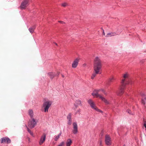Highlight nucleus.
I'll use <instances>...</instances> for the list:
<instances>
[{"instance_id": "nucleus-11", "label": "nucleus", "mask_w": 146, "mask_h": 146, "mask_svg": "<svg viewBox=\"0 0 146 146\" xmlns=\"http://www.w3.org/2000/svg\"><path fill=\"white\" fill-rule=\"evenodd\" d=\"M140 94L142 97L141 103L145 105L146 103V94L143 92H141Z\"/></svg>"}, {"instance_id": "nucleus-20", "label": "nucleus", "mask_w": 146, "mask_h": 146, "mask_svg": "<svg viewBox=\"0 0 146 146\" xmlns=\"http://www.w3.org/2000/svg\"><path fill=\"white\" fill-rule=\"evenodd\" d=\"M61 133H60L58 135L55 136L54 140L55 141H57L58 139L60 137L61 135Z\"/></svg>"}, {"instance_id": "nucleus-32", "label": "nucleus", "mask_w": 146, "mask_h": 146, "mask_svg": "<svg viewBox=\"0 0 146 146\" xmlns=\"http://www.w3.org/2000/svg\"><path fill=\"white\" fill-rule=\"evenodd\" d=\"M28 140L29 142H30V139L29 138H28Z\"/></svg>"}, {"instance_id": "nucleus-26", "label": "nucleus", "mask_w": 146, "mask_h": 146, "mask_svg": "<svg viewBox=\"0 0 146 146\" xmlns=\"http://www.w3.org/2000/svg\"><path fill=\"white\" fill-rule=\"evenodd\" d=\"M114 79V78L113 77H111L110 78L109 80V82H111L112 81V80Z\"/></svg>"}, {"instance_id": "nucleus-23", "label": "nucleus", "mask_w": 146, "mask_h": 146, "mask_svg": "<svg viewBox=\"0 0 146 146\" xmlns=\"http://www.w3.org/2000/svg\"><path fill=\"white\" fill-rule=\"evenodd\" d=\"M6 142L7 143H10L11 142V140L8 137H7Z\"/></svg>"}, {"instance_id": "nucleus-27", "label": "nucleus", "mask_w": 146, "mask_h": 146, "mask_svg": "<svg viewBox=\"0 0 146 146\" xmlns=\"http://www.w3.org/2000/svg\"><path fill=\"white\" fill-rule=\"evenodd\" d=\"M127 112H128V113L130 114H131V110H127Z\"/></svg>"}, {"instance_id": "nucleus-15", "label": "nucleus", "mask_w": 146, "mask_h": 146, "mask_svg": "<svg viewBox=\"0 0 146 146\" xmlns=\"http://www.w3.org/2000/svg\"><path fill=\"white\" fill-rule=\"evenodd\" d=\"M36 28L35 26H33L30 27L29 29V30L31 33H33L34 31V30Z\"/></svg>"}, {"instance_id": "nucleus-13", "label": "nucleus", "mask_w": 146, "mask_h": 146, "mask_svg": "<svg viewBox=\"0 0 146 146\" xmlns=\"http://www.w3.org/2000/svg\"><path fill=\"white\" fill-rule=\"evenodd\" d=\"M59 74V73L57 72L56 73L54 72H50L48 73V75L50 78L52 79L55 76H57Z\"/></svg>"}, {"instance_id": "nucleus-36", "label": "nucleus", "mask_w": 146, "mask_h": 146, "mask_svg": "<svg viewBox=\"0 0 146 146\" xmlns=\"http://www.w3.org/2000/svg\"><path fill=\"white\" fill-rule=\"evenodd\" d=\"M123 146H125V145H124Z\"/></svg>"}, {"instance_id": "nucleus-2", "label": "nucleus", "mask_w": 146, "mask_h": 146, "mask_svg": "<svg viewBox=\"0 0 146 146\" xmlns=\"http://www.w3.org/2000/svg\"><path fill=\"white\" fill-rule=\"evenodd\" d=\"M100 92H102L105 95H107V93L106 92V91L103 89L94 90L92 94L94 97H96V98H99L106 105L110 104V102L107 100L102 96L99 94V93Z\"/></svg>"}, {"instance_id": "nucleus-33", "label": "nucleus", "mask_w": 146, "mask_h": 146, "mask_svg": "<svg viewBox=\"0 0 146 146\" xmlns=\"http://www.w3.org/2000/svg\"><path fill=\"white\" fill-rule=\"evenodd\" d=\"M103 34L104 35H105V33L104 32V30H103Z\"/></svg>"}, {"instance_id": "nucleus-16", "label": "nucleus", "mask_w": 146, "mask_h": 146, "mask_svg": "<svg viewBox=\"0 0 146 146\" xmlns=\"http://www.w3.org/2000/svg\"><path fill=\"white\" fill-rule=\"evenodd\" d=\"M116 35V33L115 32H111L110 33H108L106 36L107 37H108L109 36H114Z\"/></svg>"}, {"instance_id": "nucleus-22", "label": "nucleus", "mask_w": 146, "mask_h": 146, "mask_svg": "<svg viewBox=\"0 0 146 146\" xmlns=\"http://www.w3.org/2000/svg\"><path fill=\"white\" fill-rule=\"evenodd\" d=\"M26 127L27 129V131L28 132L30 133L31 135L33 137H34L33 133L31 131V130L27 126H26Z\"/></svg>"}, {"instance_id": "nucleus-8", "label": "nucleus", "mask_w": 146, "mask_h": 146, "mask_svg": "<svg viewBox=\"0 0 146 146\" xmlns=\"http://www.w3.org/2000/svg\"><path fill=\"white\" fill-rule=\"evenodd\" d=\"M105 142L106 144L108 145H110L111 144V139L109 135L107 134L105 137Z\"/></svg>"}, {"instance_id": "nucleus-9", "label": "nucleus", "mask_w": 146, "mask_h": 146, "mask_svg": "<svg viewBox=\"0 0 146 146\" xmlns=\"http://www.w3.org/2000/svg\"><path fill=\"white\" fill-rule=\"evenodd\" d=\"M73 129L72 130V133L74 134H76L78 132V125L76 122H74L73 123Z\"/></svg>"}, {"instance_id": "nucleus-6", "label": "nucleus", "mask_w": 146, "mask_h": 146, "mask_svg": "<svg viewBox=\"0 0 146 146\" xmlns=\"http://www.w3.org/2000/svg\"><path fill=\"white\" fill-rule=\"evenodd\" d=\"M30 0H23L21 3L20 6V9H26L29 5Z\"/></svg>"}, {"instance_id": "nucleus-14", "label": "nucleus", "mask_w": 146, "mask_h": 146, "mask_svg": "<svg viewBox=\"0 0 146 146\" xmlns=\"http://www.w3.org/2000/svg\"><path fill=\"white\" fill-rule=\"evenodd\" d=\"M67 118L68 119L67 124L69 125H71L72 123L71 113H70L68 114L67 116Z\"/></svg>"}, {"instance_id": "nucleus-10", "label": "nucleus", "mask_w": 146, "mask_h": 146, "mask_svg": "<svg viewBox=\"0 0 146 146\" xmlns=\"http://www.w3.org/2000/svg\"><path fill=\"white\" fill-rule=\"evenodd\" d=\"M46 136V135L45 133H43L42 135L41 136L40 140L39 141V145H41L45 141Z\"/></svg>"}, {"instance_id": "nucleus-29", "label": "nucleus", "mask_w": 146, "mask_h": 146, "mask_svg": "<svg viewBox=\"0 0 146 146\" xmlns=\"http://www.w3.org/2000/svg\"><path fill=\"white\" fill-rule=\"evenodd\" d=\"M100 146H102V141H100L99 142Z\"/></svg>"}, {"instance_id": "nucleus-4", "label": "nucleus", "mask_w": 146, "mask_h": 146, "mask_svg": "<svg viewBox=\"0 0 146 146\" xmlns=\"http://www.w3.org/2000/svg\"><path fill=\"white\" fill-rule=\"evenodd\" d=\"M52 104L51 101L48 100L44 102L43 104V107L44 108V111L45 112H48V110Z\"/></svg>"}, {"instance_id": "nucleus-28", "label": "nucleus", "mask_w": 146, "mask_h": 146, "mask_svg": "<svg viewBox=\"0 0 146 146\" xmlns=\"http://www.w3.org/2000/svg\"><path fill=\"white\" fill-rule=\"evenodd\" d=\"M58 22H59L61 24H64L65 23L62 21H58Z\"/></svg>"}, {"instance_id": "nucleus-35", "label": "nucleus", "mask_w": 146, "mask_h": 146, "mask_svg": "<svg viewBox=\"0 0 146 146\" xmlns=\"http://www.w3.org/2000/svg\"><path fill=\"white\" fill-rule=\"evenodd\" d=\"M55 44L56 45V46H57V44L56 43H55Z\"/></svg>"}, {"instance_id": "nucleus-25", "label": "nucleus", "mask_w": 146, "mask_h": 146, "mask_svg": "<svg viewBox=\"0 0 146 146\" xmlns=\"http://www.w3.org/2000/svg\"><path fill=\"white\" fill-rule=\"evenodd\" d=\"M67 5V3H64L62 4V6L64 7H65Z\"/></svg>"}, {"instance_id": "nucleus-5", "label": "nucleus", "mask_w": 146, "mask_h": 146, "mask_svg": "<svg viewBox=\"0 0 146 146\" xmlns=\"http://www.w3.org/2000/svg\"><path fill=\"white\" fill-rule=\"evenodd\" d=\"M88 102L92 108L98 112L102 113V110L98 109V108L96 107L94 103L92 100H89L88 101Z\"/></svg>"}, {"instance_id": "nucleus-21", "label": "nucleus", "mask_w": 146, "mask_h": 146, "mask_svg": "<svg viewBox=\"0 0 146 146\" xmlns=\"http://www.w3.org/2000/svg\"><path fill=\"white\" fill-rule=\"evenodd\" d=\"M7 137H3L1 139V143H3L4 142H6Z\"/></svg>"}, {"instance_id": "nucleus-31", "label": "nucleus", "mask_w": 146, "mask_h": 146, "mask_svg": "<svg viewBox=\"0 0 146 146\" xmlns=\"http://www.w3.org/2000/svg\"><path fill=\"white\" fill-rule=\"evenodd\" d=\"M144 126L145 128H146V122L144 123Z\"/></svg>"}, {"instance_id": "nucleus-7", "label": "nucleus", "mask_w": 146, "mask_h": 146, "mask_svg": "<svg viewBox=\"0 0 146 146\" xmlns=\"http://www.w3.org/2000/svg\"><path fill=\"white\" fill-rule=\"evenodd\" d=\"M36 122L33 118H31L28 123V126L31 128H33L36 125Z\"/></svg>"}, {"instance_id": "nucleus-17", "label": "nucleus", "mask_w": 146, "mask_h": 146, "mask_svg": "<svg viewBox=\"0 0 146 146\" xmlns=\"http://www.w3.org/2000/svg\"><path fill=\"white\" fill-rule=\"evenodd\" d=\"M72 143V140L70 139H67L66 143V146H70Z\"/></svg>"}, {"instance_id": "nucleus-19", "label": "nucleus", "mask_w": 146, "mask_h": 146, "mask_svg": "<svg viewBox=\"0 0 146 146\" xmlns=\"http://www.w3.org/2000/svg\"><path fill=\"white\" fill-rule=\"evenodd\" d=\"M29 115H30L31 118H33V111L31 109L29 110Z\"/></svg>"}, {"instance_id": "nucleus-12", "label": "nucleus", "mask_w": 146, "mask_h": 146, "mask_svg": "<svg viewBox=\"0 0 146 146\" xmlns=\"http://www.w3.org/2000/svg\"><path fill=\"white\" fill-rule=\"evenodd\" d=\"M79 60L80 58H77L74 60L72 64V68H75L77 67Z\"/></svg>"}, {"instance_id": "nucleus-24", "label": "nucleus", "mask_w": 146, "mask_h": 146, "mask_svg": "<svg viewBox=\"0 0 146 146\" xmlns=\"http://www.w3.org/2000/svg\"><path fill=\"white\" fill-rule=\"evenodd\" d=\"M64 142H61L58 146H64Z\"/></svg>"}, {"instance_id": "nucleus-18", "label": "nucleus", "mask_w": 146, "mask_h": 146, "mask_svg": "<svg viewBox=\"0 0 146 146\" xmlns=\"http://www.w3.org/2000/svg\"><path fill=\"white\" fill-rule=\"evenodd\" d=\"M76 103L77 104V105H76L75 104H74L75 106L76 107V108L77 107L78 105H81L82 106L81 102V101L80 100H77L76 101Z\"/></svg>"}, {"instance_id": "nucleus-1", "label": "nucleus", "mask_w": 146, "mask_h": 146, "mask_svg": "<svg viewBox=\"0 0 146 146\" xmlns=\"http://www.w3.org/2000/svg\"><path fill=\"white\" fill-rule=\"evenodd\" d=\"M102 68V62L99 58L97 56L95 58L94 62V72L91 77L92 79H94L96 75L99 74Z\"/></svg>"}, {"instance_id": "nucleus-30", "label": "nucleus", "mask_w": 146, "mask_h": 146, "mask_svg": "<svg viewBox=\"0 0 146 146\" xmlns=\"http://www.w3.org/2000/svg\"><path fill=\"white\" fill-rule=\"evenodd\" d=\"M80 109H79L77 110V111L76 112V113H77V112H80Z\"/></svg>"}, {"instance_id": "nucleus-3", "label": "nucleus", "mask_w": 146, "mask_h": 146, "mask_svg": "<svg viewBox=\"0 0 146 146\" xmlns=\"http://www.w3.org/2000/svg\"><path fill=\"white\" fill-rule=\"evenodd\" d=\"M128 76L129 75L127 73H126L123 75V77L124 79L122 80L121 82V86L118 93V95L121 96L123 93L124 92L123 90L126 84L125 82V79L128 78Z\"/></svg>"}, {"instance_id": "nucleus-34", "label": "nucleus", "mask_w": 146, "mask_h": 146, "mask_svg": "<svg viewBox=\"0 0 146 146\" xmlns=\"http://www.w3.org/2000/svg\"><path fill=\"white\" fill-rule=\"evenodd\" d=\"M62 77H63V78H64V76L63 74L62 75Z\"/></svg>"}]
</instances>
